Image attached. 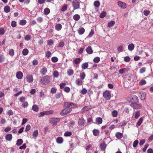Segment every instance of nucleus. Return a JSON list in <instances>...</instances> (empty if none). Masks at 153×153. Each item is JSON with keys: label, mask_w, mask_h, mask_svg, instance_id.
Segmentation results:
<instances>
[{"label": "nucleus", "mask_w": 153, "mask_h": 153, "mask_svg": "<svg viewBox=\"0 0 153 153\" xmlns=\"http://www.w3.org/2000/svg\"><path fill=\"white\" fill-rule=\"evenodd\" d=\"M65 108L60 112V115L64 116L70 113L72 111V108L76 107V104L70 102H66L64 104Z\"/></svg>", "instance_id": "obj_1"}, {"label": "nucleus", "mask_w": 153, "mask_h": 153, "mask_svg": "<svg viewBox=\"0 0 153 153\" xmlns=\"http://www.w3.org/2000/svg\"><path fill=\"white\" fill-rule=\"evenodd\" d=\"M72 7L74 10L78 9L79 8V2L77 0H74L72 3Z\"/></svg>", "instance_id": "obj_2"}, {"label": "nucleus", "mask_w": 153, "mask_h": 153, "mask_svg": "<svg viewBox=\"0 0 153 153\" xmlns=\"http://www.w3.org/2000/svg\"><path fill=\"white\" fill-rule=\"evenodd\" d=\"M103 97L107 100H110L111 97V92L109 91H106L103 93Z\"/></svg>", "instance_id": "obj_3"}, {"label": "nucleus", "mask_w": 153, "mask_h": 153, "mask_svg": "<svg viewBox=\"0 0 153 153\" xmlns=\"http://www.w3.org/2000/svg\"><path fill=\"white\" fill-rule=\"evenodd\" d=\"M41 82L44 84L48 83L50 82V77L48 76H45L43 78L41 79Z\"/></svg>", "instance_id": "obj_4"}, {"label": "nucleus", "mask_w": 153, "mask_h": 153, "mask_svg": "<svg viewBox=\"0 0 153 153\" xmlns=\"http://www.w3.org/2000/svg\"><path fill=\"white\" fill-rule=\"evenodd\" d=\"M130 105L133 108L135 109H139L142 107V106L140 104L136 103H131Z\"/></svg>", "instance_id": "obj_5"}, {"label": "nucleus", "mask_w": 153, "mask_h": 153, "mask_svg": "<svg viewBox=\"0 0 153 153\" xmlns=\"http://www.w3.org/2000/svg\"><path fill=\"white\" fill-rule=\"evenodd\" d=\"M59 121L60 119L58 118H52L51 119V122L53 124V126L56 125L57 122H59Z\"/></svg>", "instance_id": "obj_6"}, {"label": "nucleus", "mask_w": 153, "mask_h": 153, "mask_svg": "<svg viewBox=\"0 0 153 153\" xmlns=\"http://www.w3.org/2000/svg\"><path fill=\"white\" fill-rule=\"evenodd\" d=\"M27 81L29 83H31L33 81V76L30 74H28L26 77Z\"/></svg>", "instance_id": "obj_7"}, {"label": "nucleus", "mask_w": 153, "mask_h": 153, "mask_svg": "<svg viewBox=\"0 0 153 153\" xmlns=\"http://www.w3.org/2000/svg\"><path fill=\"white\" fill-rule=\"evenodd\" d=\"M117 4L119 7L125 9L126 8V4L124 2L121 1H118L117 2Z\"/></svg>", "instance_id": "obj_8"}, {"label": "nucleus", "mask_w": 153, "mask_h": 153, "mask_svg": "<svg viewBox=\"0 0 153 153\" xmlns=\"http://www.w3.org/2000/svg\"><path fill=\"white\" fill-rule=\"evenodd\" d=\"M78 124L79 126H83L85 124V120L83 118H79L78 121Z\"/></svg>", "instance_id": "obj_9"}, {"label": "nucleus", "mask_w": 153, "mask_h": 153, "mask_svg": "<svg viewBox=\"0 0 153 153\" xmlns=\"http://www.w3.org/2000/svg\"><path fill=\"white\" fill-rule=\"evenodd\" d=\"M47 71V68L45 67H44L41 69L40 72V73L43 75H45L46 74Z\"/></svg>", "instance_id": "obj_10"}, {"label": "nucleus", "mask_w": 153, "mask_h": 153, "mask_svg": "<svg viewBox=\"0 0 153 153\" xmlns=\"http://www.w3.org/2000/svg\"><path fill=\"white\" fill-rule=\"evenodd\" d=\"M128 100L134 102H137L138 101V98L137 96L134 95L131 98L129 99Z\"/></svg>", "instance_id": "obj_11"}, {"label": "nucleus", "mask_w": 153, "mask_h": 153, "mask_svg": "<svg viewBox=\"0 0 153 153\" xmlns=\"http://www.w3.org/2000/svg\"><path fill=\"white\" fill-rule=\"evenodd\" d=\"M5 139L8 141H10L12 139V135L10 134H8L5 136Z\"/></svg>", "instance_id": "obj_12"}, {"label": "nucleus", "mask_w": 153, "mask_h": 153, "mask_svg": "<svg viewBox=\"0 0 153 153\" xmlns=\"http://www.w3.org/2000/svg\"><path fill=\"white\" fill-rule=\"evenodd\" d=\"M23 76V74L21 71H19L16 74V77L19 79H21L22 78Z\"/></svg>", "instance_id": "obj_13"}, {"label": "nucleus", "mask_w": 153, "mask_h": 153, "mask_svg": "<svg viewBox=\"0 0 153 153\" xmlns=\"http://www.w3.org/2000/svg\"><path fill=\"white\" fill-rule=\"evenodd\" d=\"M86 51L89 54H91L93 53V51L91 47L90 46H88L86 49Z\"/></svg>", "instance_id": "obj_14"}, {"label": "nucleus", "mask_w": 153, "mask_h": 153, "mask_svg": "<svg viewBox=\"0 0 153 153\" xmlns=\"http://www.w3.org/2000/svg\"><path fill=\"white\" fill-rule=\"evenodd\" d=\"M102 122V119L100 117L97 118L96 119V122L97 124H101Z\"/></svg>", "instance_id": "obj_15"}, {"label": "nucleus", "mask_w": 153, "mask_h": 153, "mask_svg": "<svg viewBox=\"0 0 153 153\" xmlns=\"http://www.w3.org/2000/svg\"><path fill=\"white\" fill-rule=\"evenodd\" d=\"M63 138L60 137H58L56 139L57 143L59 144L62 143L63 142Z\"/></svg>", "instance_id": "obj_16"}, {"label": "nucleus", "mask_w": 153, "mask_h": 153, "mask_svg": "<svg viewBox=\"0 0 153 153\" xmlns=\"http://www.w3.org/2000/svg\"><path fill=\"white\" fill-rule=\"evenodd\" d=\"M32 109L36 112L38 111L39 110L38 106L36 105H34L32 107Z\"/></svg>", "instance_id": "obj_17"}, {"label": "nucleus", "mask_w": 153, "mask_h": 153, "mask_svg": "<svg viewBox=\"0 0 153 153\" xmlns=\"http://www.w3.org/2000/svg\"><path fill=\"white\" fill-rule=\"evenodd\" d=\"M85 31V30L84 28L83 27H82L79 28L78 32L79 34L82 35L84 33Z\"/></svg>", "instance_id": "obj_18"}, {"label": "nucleus", "mask_w": 153, "mask_h": 153, "mask_svg": "<svg viewBox=\"0 0 153 153\" xmlns=\"http://www.w3.org/2000/svg\"><path fill=\"white\" fill-rule=\"evenodd\" d=\"M140 95V99L142 100H144L146 97V94L144 92H141L139 93Z\"/></svg>", "instance_id": "obj_19"}, {"label": "nucleus", "mask_w": 153, "mask_h": 153, "mask_svg": "<svg viewBox=\"0 0 153 153\" xmlns=\"http://www.w3.org/2000/svg\"><path fill=\"white\" fill-rule=\"evenodd\" d=\"M115 136L116 137L119 139H121L123 136V134L119 132L116 133Z\"/></svg>", "instance_id": "obj_20"}, {"label": "nucleus", "mask_w": 153, "mask_h": 153, "mask_svg": "<svg viewBox=\"0 0 153 153\" xmlns=\"http://www.w3.org/2000/svg\"><path fill=\"white\" fill-rule=\"evenodd\" d=\"M62 28V25L60 24H56L55 26V28L56 30L59 31L61 30Z\"/></svg>", "instance_id": "obj_21"}, {"label": "nucleus", "mask_w": 153, "mask_h": 153, "mask_svg": "<svg viewBox=\"0 0 153 153\" xmlns=\"http://www.w3.org/2000/svg\"><path fill=\"white\" fill-rule=\"evenodd\" d=\"M143 121V119L142 117H141L140 118L138 121L137 122V124L136 125V126L138 127V126H140L142 122Z\"/></svg>", "instance_id": "obj_22"}, {"label": "nucleus", "mask_w": 153, "mask_h": 153, "mask_svg": "<svg viewBox=\"0 0 153 153\" xmlns=\"http://www.w3.org/2000/svg\"><path fill=\"white\" fill-rule=\"evenodd\" d=\"M93 133L94 136H97L99 134L100 131L99 130L97 129H94L93 130Z\"/></svg>", "instance_id": "obj_23"}, {"label": "nucleus", "mask_w": 153, "mask_h": 153, "mask_svg": "<svg viewBox=\"0 0 153 153\" xmlns=\"http://www.w3.org/2000/svg\"><path fill=\"white\" fill-rule=\"evenodd\" d=\"M134 46L132 43L129 44L128 46V49L130 51L133 50L134 49Z\"/></svg>", "instance_id": "obj_24"}, {"label": "nucleus", "mask_w": 153, "mask_h": 153, "mask_svg": "<svg viewBox=\"0 0 153 153\" xmlns=\"http://www.w3.org/2000/svg\"><path fill=\"white\" fill-rule=\"evenodd\" d=\"M115 24L114 21H112L109 22L108 24V27H111L113 26Z\"/></svg>", "instance_id": "obj_25"}, {"label": "nucleus", "mask_w": 153, "mask_h": 153, "mask_svg": "<svg viewBox=\"0 0 153 153\" xmlns=\"http://www.w3.org/2000/svg\"><path fill=\"white\" fill-rule=\"evenodd\" d=\"M23 142L22 139H18L16 142V145L18 146H20L22 145Z\"/></svg>", "instance_id": "obj_26"}, {"label": "nucleus", "mask_w": 153, "mask_h": 153, "mask_svg": "<svg viewBox=\"0 0 153 153\" xmlns=\"http://www.w3.org/2000/svg\"><path fill=\"white\" fill-rule=\"evenodd\" d=\"M76 83L77 85H80L82 84V82L80 79H78L76 80Z\"/></svg>", "instance_id": "obj_27"}, {"label": "nucleus", "mask_w": 153, "mask_h": 153, "mask_svg": "<svg viewBox=\"0 0 153 153\" xmlns=\"http://www.w3.org/2000/svg\"><path fill=\"white\" fill-rule=\"evenodd\" d=\"M4 11L6 13L9 12L10 10V7L8 6H6L4 7Z\"/></svg>", "instance_id": "obj_28"}, {"label": "nucleus", "mask_w": 153, "mask_h": 153, "mask_svg": "<svg viewBox=\"0 0 153 153\" xmlns=\"http://www.w3.org/2000/svg\"><path fill=\"white\" fill-rule=\"evenodd\" d=\"M106 145L104 143L101 144L100 145V148L102 150H104L105 149L106 147Z\"/></svg>", "instance_id": "obj_29"}, {"label": "nucleus", "mask_w": 153, "mask_h": 153, "mask_svg": "<svg viewBox=\"0 0 153 153\" xmlns=\"http://www.w3.org/2000/svg\"><path fill=\"white\" fill-rule=\"evenodd\" d=\"M88 66V64L87 62H85L82 64V68L83 69H85L87 68Z\"/></svg>", "instance_id": "obj_30"}, {"label": "nucleus", "mask_w": 153, "mask_h": 153, "mask_svg": "<svg viewBox=\"0 0 153 153\" xmlns=\"http://www.w3.org/2000/svg\"><path fill=\"white\" fill-rule=\"evenodd\" d=\"M73 18L75 20L78 21L80 19V16L78 14H75L73 16Z\"/></svg>", "instance_id": "obj_31"}, {"label": "nucleus", "mask_w": 153, "mask_h": 153, "mask_svg": "<svg viewBox=\"0 0 153 153\" xmlns=\"http://www.w3.org/2000/svg\"><path fill=\"white\" fill-rule=\"evenodd\" d=\"M22 53L23 55H27L28 53V50L27 49H24L23 50Z\"/></svg>", "instance_id": "obj_32"}, {"label": "nucleus", "mask_w": 153, "mask_h": 153, "mask_svg": "<svg viewBox=\"0 0 153 153\" xmlns=\"http://www.w3.org/2000/svg\"><path fill=\"white\" fill-rule=\"evenodd\" d=\"M44 13L45 15H48L50 13V10L48 8H46L44 9Z\"/></svg>", "instance_id": "obj_33"}, {"label": "nucleus", "mask_w": 153, "mask_h": 153, "mask_svg": "<svg viewBox=\"0 0 153 153\" xmlns=\"http://www.w3.org/2000/svg\"><path fill=\"white\" fill-rule=\"evenodd\" d=\"M5 59V57L4 55L0 54V63L3 62Z\"/></svg>", "instance_id": "obj_34"}, {"label": "nucleus", "mask_w": 153, "mask_h": 153, "mask_svg": "<svg viewBox=\"0 0 153 153\" xmlns=\"http://www.w3.org/2000/svg\"><path fill=\"white\" fill-rule=\"evenodd\" d=\"M38 134V131L37 130L34 131L33 134V137L36 138Z\"/></svg>", "instance_id": "obj_35"}, {"label": "nucleus", "mask_w": 153, "mask_h": 153, "mask_svg": "<svg viewBox=\"0 0 153 153\" xmlns=\"http://www.w3.org/2000/svg\"><path fill=\"white\" fill-rule=\"evenodd\" d=\"M94 5L96 7H98L100 6V3L98 1H96L94 3Z\"/></svg>", "instance_id": "obj_36"}, {"label": "nucleus", "mask_w": 153, "mask_h": 153, "mask_svg": "<svg viewBox=\"0 0 153 153\" xmlns=\"http://www.w3.org/2000/svg\"><path fill=\"white\" fill-rule=\"evenodd\" d=\"M62 96V94L61 93H57L55 95L56 98V99L59 98L61 96Z\"/></svg>", "instance_id": "obj_37"}, {"label": "nucleus", "mask_w": 153, "mask_h": 153, "mask_svg": "<svg viewBox=\"0 0 153 153\" xmlns=\"http://www.w3.org/2000/svg\"><path fill=\"white\" fill-rule=\"evenodd\" d=\"M117 111L116 110L113 111L112 112V115L113 117H117Z\"/></svg>", "instance_id": "obj_38"}, {"label": "nucleus", "mask_w": 153, "mask_h": 153, "mask_svg": "<svg viewBox=\"0 0 153 153\" xmlns=\"http://www.w3.org/2000/svg\"><path fill=\"white\" fill-rule=\"evenodd\" d=\"M67 74L68 75L71 76L74 74V71L73 70L70 69L67 71Z\"/></svg>", "instance_id": "obj_39"}, {"label": "nucleus", "mask_w": 153, "mask_h": 153, "mask_svg": "<svg viewBox=\"0 0 153 153\" xmlns=\"http://www.w3.org/2000/svg\"><path fill=\"white\" fill-rule=\"evenodd\" d=\"M68 6L67 4L64 5L62 7L61 10L62 11L64 12L67 9Z\"/></svg>", "instance_id": "obj_40"}, {"label": "nucleus", "mask_w": 153, "mask_h": 153, "mask_svg": "<svg viewBox=\"0 0 153 153\" xmlns=\"http://www.w3.org/2000/svg\"><path fill=\"white\" fill-rule=\"evenodd\" d=\"M127 70V69L126 68H123L119 70V73L120 74H123V73L126 72V71Z\"/></svg>", "instance_id": "obj_41"}, {"label": "nucleus", "mask_w": 153, "mask_h": 153, "mask_svg": "<svg viewBox=\"0 0 153 153\" xmlns=\"http://www.w3.org/2000/svg\"><path fill=\"white\" fill-rule=\"evenodd\" d=\"M85 74L84 72H82L80 75V78L81 79L83 80L85 78Z\"/></svg>", "instance_id": "obj_42"}, {"label": "nucleus", "mask_w": 153, "mask_h": 153, "mask_svg": "<svg viewBox=\"0 0 153 153\" xmlns=\"http://www.w3.org/2000/svg\"><path fill=\"white\" fill-rule=\"evenodd\" d=\"M140 112L139 111H137L135 113V118L136 119H137L140 116Z\"/></svg>", "instance_id": "obj_43"}, {"label": "nucleus", "mask_w": 153, "mask_h": 153, "mask_svg": "<svg viewBox=\"0 0 153 153\" xmlns=\"http://www.w3.org/2000/svg\"><path fill=\"white\" fill-rule=\"evenodd\" d=\"M146 83V81L144 79H142L139 82L140 85H143Z\"/></svg>", "instance_id": "obj_44"}, {"label": "nucleus", "mask_w": 153, "mask_h": 153, "mask_svg": "<svg viewBox=\"0 0 153 153\" xmlns=\"http://www.w3.org/2000/svg\"><path fill=\"white\" fill-rule=\"evenodd\" d=\"M48 45H51L53 44V41L52 39H50L48 40L47 41Z\"/></svg>", "instance_id": "obj_45"}, {"label": "nucleus", "mask_w": 153, "mask_h": 153, "mask_svg": "<svg viewBox=\"0 0 153 153\" xmlns=\"http://www.w3.org/2000/svg\"><path fill=\"white\" fill-rule=\"evenodd\" d=\"M28 105V104L27 102H23L22 104V106L24 108H26L27 107Z\"/></svg>", "instance_id": "obj_46"}, {"label": "nucleus", "mask_w": 153, "mask_h": 153, "mask_svg": "<svg viewBox=\"0 0 153 153\" xmlns=\"http://www.w3.org/2000/svg\"><path fill=\"white\" fill-rule=\"evenodd\" d=\"M26 21L25 20H22L20 21L19 24L22 25H24L26 24Z\"/></svg>", "instance_id": "obj_47"}, {"label": "nucleus", "mask_w": 153, "mask_h": 153, "mask_svg": "<svg viewBox=\"0 0 153 153\" xmlns=\"http://www.w3.org/2000/svg\"><path fill=\"white\" fill-rule=\"evenodd\" d=\"M72 135V133L71 131H66L64 133V136L66 137L70 136Z\"/></svg>", "instance_id": "obj_48"}, {"label": "nucleus", "mask_w": 153, "mask_h": 153, "mask_svg": "<svg viewBox=\"0 0 153 153\" xmlns=\"http://www.w3.org/2000/svg\"><path fill=\"white\" fill-rule=\"evenodd\" d=\"M138 144V141L137 140H135L133 143V146L135 148Z\"/></svg>", "instance_id": "obj_49"}, {"label": "nucleus", "mask_w": 153, "mask_h": 153, "mask_svg": "<svg viewBox=\"0 0 153 153\" xmlns=\"http://www.w3.org/2000/svg\"><path fill=\"white\" fill-rule=\"evenodd\" d=\"M100 61V58L99 57H96L94 58L93 61L94 62L98 63Z\"/></svg>", "instance_id": "obj_50"}, {"label": "nucleus", "mask_w": 153, "mask_h": 153, "mask_svg": "<svg viewBox=\"0 0 153 153\" xmlns=\"http://www.w3.org/2000/svg\"><path fill=\"white\" fill-rule=\"evenodd\" d=\"M65 45V42L63 41L60 42L58 45V47L60 48L62 47Z\"/></svg>", "instance_id": "obj_51"}, {"label": "nucleus", "mask_w": 153, "mask_h": 153, "mask_svg": "<svg viewBox=\"0 0 153 153\" xmlns=\"http://www.w3.org/2000/svg\"><path fill=\"white\" fill-rule=\"evenodd\" d=\"M9 54L10 55L13 56L14 54V50L13 49H11L10 50Z\"/></svg>", "instance_id": "obj_52"}, {"label": "nucleus", "mask_w": 153, "mask_h": 153, "mask_svg": "<svg viewBox=\"0 0 153 153\" xmlns=\"http://www.w3.org/2000/svg\"><path fill=\"white\" fill-rule=\"evenodd\" d=\"M123 47L122 45H120L117 48V50L119 52H122L123 51Z\"/></svg>", "instance_id": "obj_53"}, {"label": "nucleus", "mask_w": 153, "mask_h": 153, "mask_svg": "<svg viewBox=\"0 0 153 153\" xmlns=\"http://www.w3.org/2000/svg\"><path fill=\"white\" fill-rule=\"evenodd\" d=\"M45 114H50L53 113V110L45 111Z\"/></svg>", "instance_id": "obj_54"}, {"label": "nucleus", "mask_w": 153, "mask_h": 153, "mask_svg": "<svg viewBox=\"0 0 153 153\" xmlns=\"http://www.w3.org/2000/svg\"><path fill=\"white\" fill-rule=\"evenodd\" d=\"M5 33V30L2 27H0V35H3Z\"/></svg>", "instance_id": "obj_55"}, {"label": "nucleus", "mask_w": 153, "mask_h": 153, "mask_svg": "<svg viewBox=\"0 0 153 153\" xmlns=\"http://www.w3.org/2000/svg\"><path fill=\"white\" fill-rule=\"evenodd\" d=\"M64 91L67 93L69 92L70 91V88L68 87H65L64 88Z\"/></svg>", "instance_id": "obj_56"}, {"label": "nucleus", "mask_w": 153, "mask_h": 153, "mask_svg": "<svg viewBox=\"0 0 153 153\" xmlns=\"http://www.w3.org/2000/svg\"><path fill=\"white\" fill-rule=\"evenodd\" d=\"M81 59L80 58H77L74 60V62L76 65L78 64L80 62Z\"/></svg>", "instance_id": "obj_57"}, {"label": "nucleus", "mask_w": 153, "mask_h": 153, "mask_svg": "<svg viewBox=\"0 0 153 153\" xmlns=\"http://www.w3.org/2000/svg\"><path fill=\"white\" fill-rule=\"evenodd\" d=\"M58 60V58L55 57H53L51 58V61L53 62H56Z\"/></svg>", "instance_id": "obj_58"}, {"label": "nucleus", "mask_w": 153, "mask_h": 153, "mask_svg": "<svg viewBox=\"0 0 153 153\" xmlns=\"http://www.w3.org/2000/svg\"><path fill=\"white\" fill-rule=\"evenodd\" d=\"M106 12H103L100 14V17L101 18H103L106 16Z\"/></svg>", "instance_id": "obj_59"}, {"label": "nucleus", "mask_w": 153, "mask_h": 153, "mask_svg": "<svg viewBox=\"0 0 153 153\" xmlns=\"http://www.w3.org/2000/svg\"><path fill=\"white\" fill-rule=\"evenodd\" d=\"M150 13V11L147 10H145L143 12V14L145 16H148Z\"/></svg>", "instance_id": "obj_60"}, {"label": "nucleus", "mask_w": 153, "mask_h": 153, "mask_svg": "<svg viewBox=\"0 0 153 153\" xmlns=\"http://www.w3.org/2000/svg\"><path fill=\"white\" fill-rule=\"evenodd\" d=\"M31 38V36L30 35H27L25 36V39L26 40L28 41Z\"/></svg>", "instance_id": "obj_61"}, {"label": "nucleus", "mask_w": 153, "mask_h": 153, "mask_svg": "<svg viewBox=\"0 0 153 153\" xmlns=\"http://www.w3.org/2000/svg\"><path fill=\"white\" fill-rule=\"evenodd\" d=\"M130 58L128 56L125 57L124 59V61L126 62H129L130 60Z\"/></svg>", "instance_id": "obj_62"}, {"label": "nucleus", "mask_w": 153, "mask_h": 153, "mask_svg": "<svg viewBox=\"0 0 153 153\" xmlns=\"http://www.w3.org/2000/svg\"><path fill=\"white\" fill-rule=\"evenodd\" d=\"M146 71V68L143 67L141 68L140 70V74H142L144 73Z\"/></svg>", "instance_id": "obj_63"}, {"label": "nucleus", "mask_w": 153, "mask_h": 153, "mask_svg": "<svg viewBox=\"0 0 153 153\" xmlns=\"http://www.w3.org/2000/svg\"><path fill=\"white\" fill-rule=\"evenodd\" d=\"M89 109V108L88 106H85L82 109L83 111H88Z\"/></svg>", "instance_id": "obj_64"}]
</instances>
